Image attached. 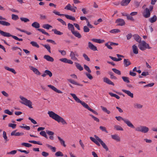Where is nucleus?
<instances>
[{"instance_id": "nucleus-1", "label": "nucleus", "mask_w": 157, "mask_h": 157, "mask_svg": "<svg viewBox=\"0 0 157 157\" xmlns=\"http://www.w3.org/2000/svg\"><path fill=\"white\" fill-rule=\"evenodd\" d=\"M49 117L57 121L58 122H61L62 124H67L66 121L56 113L53 111H49L48 112Z\"/></svg>"}, {"instance_id": "nucleus-2", "label": "nucleus", "mask_w": 157, "mask_h": 157, "mask_svg": "<svg viewBox=\"0 0 157 157\" xmlns=\"http://www.w3.org/2000/svg\"><path fill=\"white\" fill-rule=\"evenodd\" d=\"M71 95L73 97L74 99L78 103H80L81 105L85 108L89 110L92 112L94 114L98 115V113L95 110H93V109L90 108L86 103L80 100L79 98H78L76 96V95L74 94L71 93Z\"/></svg>"}, {"instance_id": "nucleus-3", "label": "nucleus", "mask_w": 157, "mask_h": 157, "mask_svg": "<svg viewBox=\"0 0 157 157\" xmlns=\"http://www.w3.org/2000/svg\"><path fill=\"white\" fill-rule=\"evenodd\" d=\"M71 95L73 97L74 99L78 103H80L81 105L85 108L89 110L92 112L94 114L98 115V113L95 110H93V109L90 108L86 103L80 100L79 98H78L76 96V95L74 94L71 93Z\"/></svg>"}, {"instance_id": "nucleus-4", "label": "nucleus", "mask_w": 157, "mask_h": 157, "mask_svg": "<svg viewBox=\"0 0 157 157\" xmlns=\"http://www.w3.org/2000/svg\"><path fill=\"white\" fill-rule=\"evenodd\" d=\"M138 47L142 51H144L147 49H150L151 48V47L149 46V44L144 40L142 41L140 43H139Z\"/></svg>"}, {"instance_id": "nucleus-5", "label": "nucleus", "mask_w": 157, "mask_h": 157, "mask_svg": "<svg viewBox=\"0 0 157 157\" xmlns=\"http://www.w3.org/2000/svg\"><path fill=\"white\" fill-rule=\"evenodd\" d=\"M0 34L2 36L5 37H12L15 40L19 41H22L23 39L21 38H19L17 36L11 35L9 33L5 32L0 29Z\"/></svg>"}, {"instance_id": "nucleus-6", "label": "nucleus", "mask_w": 157, "mask_h": 157, "mask_svg": "<svg viewBox=\"0 0 157 157\" xmlns=\"http://www.w3.org/2000/svg\"><path fill=\"white\" fill-rule=\"evenodd\" d=\"M115 118L117 121H120L121 120L123 121L124 123L127 124V126L129 127L133 128H135V127L128 120L124 119L121 116L116 117Z\"/></svg>"}, {"instance_id": "nucleus-7", "label": "nucleus", "mask_w": 157, "mask_h": 157, "mask_svg": "<svg viewBox=\"0 0 157 157\" xmlns=\"http://www.w3.org/2000/svg\"><path fill=\"white\" fill-rule=\"evenodd\" d=\"M20 98L23 101L22 102H21L22 104L29 106L30 108H33L32 102L30 100H28L27 99L21 96H20Z\"/></svg>"}, {"instance_id": "nucleus-8", "label": "nucleus", "mask_w": 157, "mask_h": 157, "mask_svg": "<svg viewBox=\"0 0 157 157\" xmlns=\"http://www.w3.org/2000/svg\"><path fill=\"white\" fill-rule=\"evenodd\" d=\"M115 23L117 24V25L121 26H123L125 24V23L124 20L121 18H118L115 21Z\"/></svg>"}, {"instance_id": "nucleus-9", "label": "nucleus", "mask_w": 157, "mask_h": 157, "mask_svg": "<svg viewBox=\"0 0 157 157\" xmlns=\"http://www.w3.org/2000/svg\"><path fill=\"white\" fill-rule=\"evenodd\" d=\"M150 10L148 8H146L145 10V11L143 13V16L147 18L150 17Z\"/></svg>"}, {"instance_id": "nucleus-10", "label": "nucleus", "mask_w": 157, "mask_h": 157, "mask_svg": "<svg viewBox=\"0 0 157 157\" xmlns=\"http://www.w3.org/2000/svg\"><path fill=\"white\" fill-rule=\"evenodd\" d=\"M47 75H48L49 77H51L52 75V73L48 70H46L44 71V73L41 76L44 77Z\"/></svg>"}, {"instance_id": "nucleus-11", "label": "nucleus", "mask_w": 157, "mask_h": 157, "mask_svg": "<svg viewBox=\"0 0 157 157\" xmlns=\"http://www.w3.org/2000/svg\"><path fill=\"white\" fill-rule=\"evenodd\" d=\"M88 46L89 48L94 51H97V47L94 46L90 42H89L88 43Z\"/></svg>"}, {"instance_id": "nucleus-12", "label": "nucleus", "mask_w": 157, "mask_h": 157, "mask_svg": "<svg viewBox=\"0 0 157 157\" xmlns=\"http://www.w3.org/2000/svg\"><path fill=\"white\" fill-rule=\"evenodd\" d=\"M30 69L32 70L37 75H41V73L39 72L38 69L33 66H30Z\"/></svg>"}, {"instance_id": "nucleus-13", "label": "nucleus", "mask_w": 157, "mask_h": 157, "mask_svg": "<svg viewBox=\"0 0 157 157\" xmlns=\"http://www.w3.org/2000/svg\"><path fill=\"white\" fill-rule=\"evenodd\" d=\"M48 86L57 93L62 94L63 93L62 91H61L60 90H58L56 87L53 86L51 85H49Z\"/></svg>"}, {"instance_id": "nucleus-14", "label": "nucleus", "mask_w": 157, "mask_h": 157, "mask_svg": "<svg viewBox=\"0 0 157 157\" xmlns=\"http://www.w3.org/2000/svg\"><path fill=\"white\" fill-rule=\"evenodd\" d=\"M134 39L139 43H140L141 41V37L137 34H135L133 35Z\"/></svg>"}, {"instance_id": "nucleus-15", "label": "nucleus", "mask_w": 157, "mask_h": 157, "mask_svg": "<svg viewBox=\"0 0 157 157\" xmlns=\"http://www.w3.org/2000/svg\"><path fill=\"white\" fill-rule=\"evenodd\" d=\"M103 81L105 82L109 85H111L113 86L114 85V83L113 82L111 81L108 78L106 77L104 78Z\"/></svg>"}, {"instance_id": "nucleus-16", "label": "nucleus", "mask_w": 157, "mask_h": 157, "mask_svg": "<svg viewBox=\"0 0 157 157\" xmlns=\"http://www.w3.org/2000/svg\"><path fill=\"white\" fill-rule=\"evenodd\" d=\"M131 0H122L120 4L122 6H127Z\"/></svg>"}, {"instance_id": "nucleus-17", "label": "nucleus", "mask_w": 157, "mask_h": 157, "mask_svg": "<svg viewBox=\"0 0 157 157\" xmlns=\"http://www.w3.org/2000/svg\"><path fill=\"white\" fill-rule=\"evenodd\" d=\"M44 58L49 61L53 62L54 61V59L52 57L48 55H44Z\"/></svg>"}, {"instance_id": "nucleus-18", "label": "nucleus", "mask_w": 157, "mask_h": 157, "mask_svg": "<svg viewBox=\"0 0 157 157\" xmlns=\"http://www.w3.org/2000/svg\"><path fill=\"white\" fill-rule=\"evenodd\" d=\"M122 91L125 93V94H127L128 96H130L131 98H133V94L132 93H131V92L129 90H126L124 89H122Z\"/></svg>"}, {"instance_id": "nucleus-19", "label": "nucleus", "mask_w": 157, "mask_h": 157, "mask_svg": "<svg viewBox=\"0 0 157 157\" xmlns=\"http://www.w3.org/2000/svg\"><path fill=\"white\" fill-rule=\"evenodd\" d=\"M16 130H14L11 133V136H12L14 135L15 136H22L24 135V133L23 132H17L15 133Z\"/></svg>"}, {"instance_id": "nucleus-20", "label": "nucleus", "mask_w": 157, "mask_h": 157, "mask_svg": "<svg viewBox=\"0 0 157 157\" xmlns=\"http://www.w3.org/2000/svg\"><path fill=\"white\" fill-rule=\"evenodd\" d=\"M68 81L69 82H70V83H72V84H74L75 85H78V86H83V85L82 84H80L78 83L77 82H76L74 80L72 79H68Z\"/></svg>"}, {"instance_id": "nucleus-21", "label": "nucleus", "mask_w": 157, "mask_h": 157, "mask_svg": "<svg viewBox=\"0 0 157 157\" xmlns=\"http://www.w3.org/2000/svg\"><path fill=\"white\" fill-rule=\"evenodd\" d=\"M111 136L113 139L116 140L117 141L119 142L120 141V138L117 135H111Z\"/></svg>"}, {"instance_id": "nucleus-22", "label": "nucleus", "mask_w": 157, "mask_h": 157, "mask_svg": "<svg viewBox=\"0 0 157 157\" xmlns=\"http://www.w3.org/2000/svg\"><path fill=\"white\" fill-rule=\"evenodd\" d=\"M71 6L70 4H68L64 8L65 9L70 10L73 12H75V10L74 9L71 8Z\"/></svg>"}, {"instance_id": "nucleus-23", "label": "nucleus", "mask_w": 157, "mask_h": 157, "mask_svg": "<svg viewBox=\"0 0 157 157\" xmlns=\"http://www.w3.org/2000/svg\"><path fill=\"white\" fill-rule=\"evenodd\" d=\"M132 49L133 53L135 54H137L138 53V49L137 46L134 44L132 46Z\"/></svg>"}, {"instance_id": "nucleus-24", "label": "nucleus", "mask_w": 157, "mask_h": 157, "mask_svg": "<svg viewBox=\"0 0 157 157\" xmlns=\"http://www.w3.org/2000/svg\"><path fill=\"white\" fill-rule=\"evenodd\" d=\"M124 64L125 67H127L131 64V63L128 59H124Z\"/></svg>"}, {"instance_id": "nucleus-25", "label": "nucleus", "mask_w": 157, "mask_h": 157, "mask_svg": "<svg viewBox=\"0 0 157 157\" xmlns=\"http://www.w3.org/2000/svg\"><path fill=\"white\" fill-rule=\"evenodd\" d=\"M75 36L78 37V38H80L82 37V36L80 33L77 31H74L72 33Z\"/></svg>"}, {"instance_id": "nucleus-26", "label": "nucleus", "mask_w": 157, "mask_h": 157, "mask_svg": "<svg viewBox=\"0 0 157 157\" xmlns=\"http://www.w3.org/2000/svg\"><path fill=\"white\" fill-rule=\"evenodd\" d=\"M92 41L94 42L97 43H103L104 40H101L100 39H91Z\"/></svg>"}, {"instance_id": "nucleus-27", "label": "nucleus", "mask_w": 157, "mask_h": 157, "mask_svg": "<svg viewBox=\"0 0 157 157\" xmlns=\"http://www.w3.org/2000/svg\"><path fill=\"white\" fill-rule=\"evenodd\" d=\"M149 128L145 126H142L141 132L146 133L149 131Z\"/></svg>"}, {"instance_id": "nucleus-28", "label": "nucleus", "mask_w": 157, "mask_h": 157, "mask_svg": "<svg viewBox=\"0 0 157 157\" xmlns=\"http://www.w3.org/2000/svg\"><path fill=\"white\" fill-rule=\"evenodd\" d=\"M68 28L69 29L71 30V33H72L75 30V28L74 26V25L69 23L68 24Z\"/></svg>"}, {"instance_id": "nucleus-29", "label": "nucleus", "mask_w": 157, "mask_h": 157, "mask_svg": "<svg viewBox=\"0 0 157 157\" xmlns=\"http://www.w3.org/2000/svg\"><path fill=\"white\" fill-rule=\"evenodd\" d=\"M32 26L33 27L38 29L40 27V25L38 22H35L32 24Z\"/></svg>"}, {"instance_id": "nucleus-30", "label": "nucleus", "mask_w": 157, "mask_h": 157, "mask_svg": "<svg viewBox=\"0 0 157 157\" xmlns=\"http://www.w3.org/2000/svg\"><path fill=\"white\" fill-rule=\"evenodd\" d=\"M4 68L5 69L11 72H12L14 73V74H16V72L15 71V70L13 68H10L9 67H8L7 66L5 67Z\"/></svg>"}, {"instance_id": "nucleus-31", "label": "nucleus", "mask_w": 157, "mask_h": 157, "mask_svg": "<svg viewBox=\"0 0 157 157\" xmlns=\"http://www.w3.org/2000/svg\"><path fill=\"white\" fill-rule=\"evenodd\" d=\"M70 56L71 57V59L74 60H77V58L75 56V53L72 51L71 52Z\"/></svg>"}, {"instance_id": "nucleus-32", "label": "nucleus", "mask_w": 157, "mask_h": 157, "mask_svg": "<svg viewBox=\"0 0 157 157\" xmlns=\"http://www.w3.org/2000/svg\"><path fill=\"white\" fill-rule=\"evenodd\" d=\"M76 66L77 68L80 71H82L83 70V67L81 66V65L79 63H75Z\"/></svg>"}, {"instance_id": "nucleus-33", "label": "nucleus", "mask_w": 157, "mask_h": 157, "mask_svg": "<svg viewBox=\"0 0 157 157\" xmlns=\"http://www.w3.org/2000/svg\"><path fill=\"white\" fill-rule=\"evenodd\" d=\"M64 16H65V17L67 19H69L72 21H75V17L69 15L67 14H64Z\"/></svg>"}, {"instance_id": "nucleus-34", "label": "nucleus", "mask_w": 157, "mask_h": 157, "mask_svg": "<svg viewBox=\"0 0 157 157\" xmlns=\"http://www.w3.org/2000/svg\"><path fill=\"white\" fill-rule=\"evenodd\" d=\"M0 24L6 26H9L10 25V23L9 22L3 21H0Z\"/></svg>"}, {"instance_id": "nucleus-35", "label": "nucleus", "mask_w": 157, "mask_h": 157, "mask_svg": "<svg viewBox=\"0 0 157 157\" xmlns=\"http://www.w3.org/2000/svg\"><path fill=\"white\" fill-rule=\"evenodd\" d=\"M90 140L94 142V143H95L96 145H97L98 146H100V144L98 143V142L94 138L92 137H90Z\"/></svg>"}, {"instance_id": "nucleus-36", "label": "nucleus", "mask_w": 157, "mask_h": 157, "mask_svg": "<svg viewBox=\"0 0 157 157\" xmlns=\"http://www.w3.org/2000/svg\"><path fill=\"white\" fill-rule=\"evenodd\" d=\"M157 20V17L156 15L154 16L149 19V21L151 23H153L155 22Z\"/></svg>"}, {"instance_id": "nucleus-37", "label": "nucleus", "mask_w": 157, "mask_h": 157, "mask_svg": "<svg viewBox=\"0 0 157 157\" xmlns=\"http://www.w3.org/2000/svg\"><path fill=\"white\" fill-rule=\"evenodd\" d=\"M45 48H46L48 51L50 53H51V47L48 44H41Z\"/></svg>"}, {"instance_id": "nucleus-38", "label": "nucleus", "mask_w": 157, "mask_h": 157, "mask_svg": "<svg viewBox=\"0 0 157 157\" xmlns=\"http://www.w3.org/2000/svg\"><path fill=\"white\" fill-rule=\"evenodd\" d=\"M100 143L103 148L105 149L106 151H108L109 150L108 147L102 141H101Z\"/></svg>"}, {"instance_id": "nucleus-39", "label": "nucleus", "mask_w": 157, "mask_h": 157, "mask_svg": "<svg viewBox=\"0 0 157 157\" xmlns=\"http://www.w3.org/2000/svg\"><path fill=\"white\" fill-rule=\"evenodd\" d=\"M58 138L60 141L61 144L63 145L64 147H66V145L65 144L64 141L59 136H58Z\"/></svg>"}, {"instance_id": "nucleus-40", "label": "nucleus", "mask_w": 157, "mask_h": 157, "mask_svg": "<svg viewBox=\"0 0 157 157\" xmlns=\"http://www.w3.org/2000/svg\"><path fill=\"white\" fill-rule=\"evenodd\" d=\"M134 107L136 108L141 109L143 107V105L137 103H135L134 104Z\"/></svg>"}, {"instance_id": "nucleus-41", "label": "nucleus", "mask_w": 157, "mask_h": 157, "mask_svg": "<svg viewBox=\"0 0 157 157\" xmlns=\"http://www.w3.org/2000/svg\"><path fill=\"white\" fill-rule=\"evenodd\" d=\"M101 108L104 112L108 114L110 113V112L108 110L107 108L105 107H104L102 106H101Z\"/></svg>"}, {"instance_id": "nucleus-42", "label": "nucleus", "mask_w": 157, "mask_h": 157, "mask_svg": "<svg viewBox=\"0 0 157 157\" xmlns=\"http://www.w3.org/2000/svg\"><path fill=\"white\" fill-rule=\"evenodd\" d=\"M42 27L44 29H49L51 28H52V26L51 25L48 24H44L42 25Z\"/></svg>"}, {"instance_id": "nucleus-43", "label": "nucleus", "mask_w": 157, "mask_h": 157, "mask_svg": "<svg viewBox=\"0 0 157 157\" xmlns=\"http://www.w3.org/2000/svg\"><path fill=\"white\" fill-rule=\"evenodd\" d=\"M122 78L124 82L127 83L130 82L129 78L128 77L125 76H122Z\"/></svg>"}, {"instance_id": "nucleus-44", "label": "nucleus", "mask_w": 157, "mask_h": 157, "mask_svg": "<svg viewBox=\"0 0 157 157\" xmlns=\"http://www.w3.org/2000/svg\"><path fill=\"white\" fill-rule=\"evenodd\" d=\"M46 132L44 131H41L40 132V134L42 136L45 137L46 138L48 139V137L46 135Z\"/></svg>"}, {"instance_id": "nucleus-45", "label": "nucleus", "mask_w": 157, "mask_h": 157, "mask_svg": "<svg viewBox=\"0 0 157 157\" xmlns=\"http://www.w3.org/2000/svg\"><path fill=\"white\" fill-rule=\"evenodd\" d=\"M37 30L39 31L42 32L43 33L46 35L49 36H50L49 34L48 33L46 32L45 30L42 29H37Z\"/></svg>"}, {"instance_id": "nucleus-46", "label": "nucleus", "mask_w": 157, "mask_h": 157, "mask_svg": "<svg viewBox=\"0 0 157 157\" xmlns=\"http://www.w3.org/2000/svg\"><path fill=\"white\" fill-rule=\"evenodd\" d=\"M52 31L54 32V33L55 34H56L59 35H62L63 34V33L59 31H58L56 29H53Z\"/></svg>"}, {"instance_id": "nucleus-47", "label": "nucleus", "mask_w": 157, "mask_h": 157, "mask_svg": "<svg viewBox=\"0 0 157 157\" xmlns=\"http://www.w3.org/2000/svg\"><path fill=\"white\" fill-rule=\"evenodd\" d=\"M46 146L50 148L52 150V151L53 152H55L56 151V147H53L52 146L48 144H46Z\"/></svg>"}, {"instance_id": "nucleus-48", "label": "nucleus", "mask_w": 157, "mask_h": 157, "mask_svg": "<svg viewBox=\"0 0 157 157\" xmlns=\"http://www.w3.org/2000/svg\"><path fill=\"white\" fill-rule=\"evenodd\" d=\"M109 94L111 96L116 98L117 99H119L120 98V97L118 95L113 94L111 92H109Z\"/></svg>"}, {"instance_id": "nucleus-49", "label": "nucleus", "mask_w": 157, "mask_h": 157, "mask_svg": "<svg viewBox=\"0 0 157 157\" xmlns=\"http://www.w3.org/2000/svg\"><path fill=\"white\" fill-rule=\"evenodd\" d=\"M120 30L118 29H112L110 31V32L112 33H116L120 32Z\"/></svg>"}, {"instance_id": "nucleus-50", "label": "nucleus", "mask_w": 157, "mask_h": 157, "mask_svg": "<svg viewBox=\"0 0 157 157\" xmlns=\"http://www.w3.org/2000/svg\"><path fill=\"white\" fill-rule=\"evenodd\" d=\"M112 71L116 74L120 75H121V71L119 70H117L116 68H113L112 69Z\"/></svg>"}, {"instance_id": "nucleus-51", "label": "nucleus", "mask_w": 157, "mask_h": 157, "mask_svg": "<svg viewBox=\"0 0 157 157\" xmlns=\"http://www.w3.org/2000/svg\"><path fill=\"white\" fill-rule=\"evenodd\" d=\"M114 128L117 130L123 131V128L120 126L118 125H115L114 126Z\"/></svg>"}, {"instance_id": "nucleus-52", "label": "nucleus", "mask_w": 157, "mask_h": 157, "mask_svg": "<svg viewBox=\"0 0 157 157\" xmlns=\"http://www.w3.org/2000/svg\"><path fill=\"white\" fill-rule=\"evenodd\" d=\"M109 57L113 60L115 61H118L122 59L121 58H116L114 57L110 56H109Z\"/></svg>"}, {"instance_id": "nucleus-53", "label": "nucleus", "mask_w": 157, "mask_h": 157, "mask_svg": "<svg viewBox=\"0 0 157 157\" xmlns=\"http://www.w3.org/2000/svg\"><path fill=\"white\" fill-rule=\"evenodd\" d=\"M30 44H31L32 45V46L34 47H36L37 48H39V45L38 44H37V43L36 42H34V41H31L30 42Z\"/></svg>"}, {"instance_id": "nucleus-54", "label": "nucleus", "mask_w": 157, "mask_h": 157, "mask_svg": "<svg viewBox=\"0 0 157 157\" xmlns=\"http://www.w3.org/2000/svg\"><path fill=\"white\" fill-rule=\"evenodd\" d=\"M55 155L57 157L63 156V154L60 151H58L56 153Z\"/></svg>"}, {"instance_id": "nucleus-55", "label": "nucleus", "mask_w": 157, "mask_h": 157, "mask_svg": "<svg viewBox=\"0 0 157 157\" xmlns=\"http://www.w3.org/2000/svg\"><path fill=\"white\" fill-rule=\"evenodd\" d=\"M3 137L5 140L6 142L9 141V140L7 139L6 132L4 131H3Z\"/></svg>"}, {"instance_id": "nucleus-56", "label": "nucleus", "mask_w": 157, "mask_h": 157, "mask_svg": "<svg viewBox=\"0 0 157 157\" xmlns=\"http://www.w3.org/2000/svg\"><path fill=\"white\" fill-rule=\"evenodd\" d=\"M84 69L88 71L89 73L91 72V71L89 67L86 65L84 64Z\"/></svg>"}, {"instance_id": "nucleus-57", "label": "nucleus", "mask_w": 157, "mask_h": 157, "mask_svg": "<svg viewBox=\"0 0 157 157\" xmlns=\"http://www.w3.org/2000/svg\"><path fill=\"white\" fill-rule=\"evenodd\" d=\"M12 16V19L14 20H16L18 19L19 17L17 15L12 14L11 15Z\"/></svg>"}, {"instance_id": "nucleus-58", "label": "nucleus", "mask_w": 157, "mask_h": 157, "mask_svg": "<svg viewBox=\"0 0 157 157\" xmlns=\"http://www.w3.org/2000/svg\"><path fill=\"white\" fill-rule=\"evenodd\" d=\"M21 145L27 147H30L32 146V144L26 143H23L21 144Z\"/></svg>"}, {"instance_id": "nucleus-59", "label": "nucleus", "mask_w": 157, "mask_h": 157, "mask_svg": "<svg viewBox=\"0 0 157 157\" xmlns=\"http://www.w3.org/2000/svg\"><path fill=\"white\" fill-rule=\"evenodd\" d=\"M105 46L107 47L109 49H113L112 47L111 46L112 45H110V43H109V42H108L106 43L105 44Z\"/></svg>"}, {"instance_id": "nucleus-60", "label": "nucleus", "mask_w": 157, "mask_h": 157, "mask_svg": "<svg viewBox=\"0 0 157 157\" xmlns=\"http://www.w3.org/2000/svg\"><path fill=\"white\" fill-rule=\"evenodd\" d=\"M83 31L85 33L88 32L90 31V29L87 26H85L83 27Z\"/></svg>"}, {"instance_id": "nucleus-61", "label": "nucleus", "mask_w": 157, "mask_h": 157, "mask_svg": "<svg viewBox=\"0 0 157 157\" xmlns=\"http://www.w3.org/2000/svg\"><path fill=\"white\" fill-rule=\"evenodd\" d=\"M127 18L128 20H130L132 21H134V20L133 18L130 15V14H128L127 16Z\"/></svg>"}, {"instance_id": "nucleus-62", "label": "nucleus", "mask_w": 157, "mask_h": 157, "mask_svg": "<svg viewBox=\"0 0 157 157\" xmlns=\"http://www.w3.org/2000/svg\"><path fill=\"white\" fill-rule=\"evenodd\" d=\"M83 56L84 58L85 59L88 61H90V59L88 57V56L85 53L83 54Z\"/></svg>"}, {"instance_id": "nucleus-63", "label": "nucleus", "mask_w": 157, "mask_h": 157, "mask_svg": "<svg viewBox=\"0 0 157 157\" xmlns=\"http://www.w3.org/2000/svg\"><path fill=\"white\" fill-rule=\"evenodd\" d=\"M99 128L101 130H102V131H104L105 132H106V133H108V132L106 130V128L105 127H103V126H100V127H99Z\"/></svg>"}, {"instance_id": "nucleus-64", "label": "nucleus", "mask_w": 157, "mask_h": 157, "mask_svg": "<svg viewBox=\"0 0 157 157\" xmlns=\"http://www.w3.org/2000/svg\"><path fill=\"white\" fill-rule=\"evenodd\" d=\"M4 113L9 115H12L13 114L12 113L10 112L8 109L5 110L4 111Z\"/></svg>"}]
</instances>
